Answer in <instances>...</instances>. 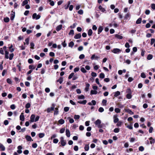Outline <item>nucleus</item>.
I'll list each match as a JSON object with an SVG mask.
<instances>
[{
	"label": "nucleus",
	"instance_id": "f257e3e1",
	"mask_svg": "<svg viewBox=\"0 0 155 155\" xmlns=\"http://www.w3.org/2000/svg\"><path fill=\"white\" fill-rule=\"evenodd\" d=\"M126 92L127 93L126 96L127 98L129 99H130L132 97V95H131L132 91L130 88H127L126 90Z\"/></svg>",
	"mask_w": 155,
	"mask_h": 155
},
{
	"label": "nucleus",
	"instance_id": "f03ea898",
	"mask_svg": "<svg viewBox=\"0 0 155 155\" xmlns=\"http://www.w3.org/2000/svg\"><path fill=\"white\" fill-rule=\"evenodd\" d=\"M94 123L98 128H101L102 127V126L101 125V121L100 120L98 119Z\"/></svg>",
	"mask_w": 155,
	"mask_h": 155
},
{
	"label": "nucleus",
	"instance_id": "7ed1b4c3",
	"mask_svg": "<svg viewBox=\"0 0 155 155\" xmlns=\"http://www.w3.org/2000/svg\"><path fill=\"white\" fill-rule=\"evenodd\" d=\"M55 106V104H52V107L50 108H48L47 109V112L48 113H49L51 112V111L54 110V107Z\"/></svg>",
	"mask_w": 155,
	"mask_h": 155
},
{
	"label": "nucleus",
	"instance_id": "20e7f679",
	"mask_svg": "<svg viewBox=\"0 0 155 155\" xmlns=\"http://www.w3.org/2000/svg\"><path fill=\"white\" fill-rule=\"evenodd\" d=\"M114 54H118L121 51V50L117 48H114L111 51Z\"/></svg>",
	"mask_w": 155,
	"mask_h": 155
},
{
	"label": "nucleus",
	"instance_id": "39448f33",
	"mask_svg": "<svg viewBox=\"0 0 155 155\" xmlns=\"http://www.w3.org/2000/svg\"><path fill=\"white\" fill-rule=\"evenodd\" d=\"M41 17V16L38 15H37L36 13H34L32 15V18L33 19H35L36 20H38Z\"/></svg>",
	"mask_w": 155,
	"mask_h": 155
},
{
	"label": "nucleus",
	"instance_id": "423d86ee",
	"mask_svg": "<svg viewBox=\"0 0 155 155\" xmlns=\"http://www.w3.org/2000/svg\"><path fill=\"white\" fill-rule=\"evenodd\" d=\"M35 115L34 114H32L31 115L30 117V122H33L35 121Z\"/></svg>",
	"mask_w": 155,
	"mask_h": 155
},
{
	"label": "nucleus",
	"instance_id": "0eeeda50",
	"mask_svg": "<svg viewBox=\"0 0 155 155\" xmlns=\"http://www.w3.org/2000/svg\"><path fill=\"white\" fill-rule=\"evenodd\" d=\"M18 150L17 152L19 154H21L22 153V151L21 150L22 149V147L21 146H19L18 147Z\"/></svg>",
	"mask_w": 155,
	"mask_h": 155
},
{
	"label": "nucleus",
	"instance_id": "6e6552de",
	"mask_svg": "<svg viewBox=\"0 0 155 155\" xmlns=\"http://www.w3.org/2000/svg\"><path fill=\"white\" fill-rule=\"evenodd\" d=\"M81 37V35L80 33L76 34L74 36V38L75 39H78L80 38Z\"/></svg>",
	"mask_w": 155,
	"mask_h": 155
},
{
	"label": "nucleus",
	"instance_id": "1a4fd4ad",
	"mask_svg": "<svg viewBox=\"0 0 155 155\" xmlns=\"http://www.w3.org/2000/svg\"><path fill=\"white\" fill-rule=\"evenodd\" d=\"M114 122L115 123H117L119 121V119L117 118V116L114 115Z\"/></svg>",
	"mask_w": 155,
	"mask_h": 155
},
{
	"label": "nucleus",
	"instance_id": "9d476101",
	"mask_svg": "<svg viewBox=\"0 0 155 155\" xmlns=\"http://www.w3.org/2000/svg\"><path fill=\"white\" fill-rule=\"evenodd\" d=\"M125 111L126 112H127L129 114L131 115H132L134 114V112L131 111V110H130V109H125Z\"/></svg>",
	"mask_w": 155,
	"mask_h": 155
},
{
	"label": "nucleus",
	"instance_id": "9b49d317",
	"mask_svg": "<svg viewBox=\"0 0 155 155\" xmlns=\"http://www.w3.org/2000/svg\"><path fill=\"white\" fill-rule=\"evenodd\" d=\"M85 84L86 85V87L85 88V90L87 92L89 91V87L90 86V85L89 84L86 83H85Z\"/></svg>",
	"mask_w": 155,
	"mask_h": 155
},
{
	"label": "nucleus",
	"instance_id": "f8f14e48",
	"mask_svg": "<svg viewBox=\"0 0 155 155\" xmlns=\"http://www.w3.org/2000/svg\"><path fill=\"white\" fill-rule=\"evenodd\" d=\"M20 120L21 121H24L25 120V117L23 113H21L20 116Z\"/></svg>",
	"mask_w": 155,
	"mask_h": 155
},
{
	"label": "nucleus",
	"instance_id": "ddd939ff",
	"mask_svg": "<svg viewBox=\"0 0 155 155\" xmlns=\"http://www.w3.org/2000/svg\"><path fill=\"white\" fill-rule=\"evenodd\" d=\"M12 12H13V13H12L11 14V16L10 17V19L12 21L14 20V18L15 17V12H13V11H12Z\"/></svg>",
	"mask_w": 155,
	"mask_h": 155
},
{
	"label": "nucleus",
	"instance_id": "4468645a",
	"mask_svg": "<svg viewBox=\"0 0 155 155\" xmlns=\"http://www.w3.org/2000/svg\"><path fill=\"white\" fill-rule=\"evenodd\" d=\"M62 27V25H58L56 28V31H60Z\"/></svg>",
	"mask_w": 155,
	"mask_h": 155
},
{
	"label": "nucleus",
	"instance_id": "2eb2a0df",
	"mask_svg": "<svg viewBox=\"0 0 155 155\" xmlns=\"http://www.w3.org/2000/svg\"><path fill=\"white\" fill-rule=\"evenodd\" d=\"M103 28L102 26H99L98 29V34H99L103 30Z\"/></svg>",
	"mask_w": 155,
	"mask_h": 155
},
{
	"label": "nucleus",
	"instance_id": "dca6fc26",
	"mask_svg": "<svg viewBox=\"0 0 155 155\" xmlns=\"http://www.w3.org/2000/svg\"><path fill=\"white\" fill-rule=\"evenodd\" d=\"M25 138L28 141H33V140L32 139L31 137L30 136L28 135H26L25 136Z\"/></svg>",
	"mask_w": 155,
	"mask_h": 155
},
{
	"label": "nucleus",
	"instance_id": "f3484780",
	"mask_svg": "<svg viewBox=\"0 0 155 155\" xmlns=\"http://www.w3.org/2000/svg\"><path fill=\"white\" fill-rule=\"evenodd\" d=\"M66 134L68 137H69L70 136V133L69 129H66Z\"/></svg>",
	"mask_w": 155,
	"mask_h": 155
},
{
	"label": "nucleus",
	"instance_id": "a211bd4d",
	"mask_svg": "<svg viewBox=\"0 0 155 155\" xmlns=\"http://www.w3.org/2000/svg\"><path fill=\"white\" fill-rule=\"evenodd\" d=\"M87 102V101L86 100H84L82 101H78V103L80 104H85Z\"/></svg>",
	"mask_w": 155,
	"mask_h": 155
},
{
	"label": "nucleus",
	"instance_id": "6ab92c4d",
	"mask_svg": "<svg viewBox=\"0 0 155 155\" xmlns=\"http://www.w3.org/2000/svg\"><path fill=\"white\" fill-rule=\"evenodd\" d=\"M9 54L8 52L7 51H5V58L6 59H8L9 58L8 55Z\"/></svg>",
	"mask_w": 155,
	"mask_h": 155
},
{
	"label": "nucleus",
	"instance_id": "aec40b11",
	"mask_svg": "<svg viewBox=\"0 0 155 155\" xmlns=\"http://www.w3.org/2000/svg\"><path fill=\"white\" fill-rule=\"evenodd\" d=\"M56 81L59 82L60 84H61L63 81V78L62 77H60L59 79L57 80Z\"/></svg>",
	"mask_w": 155,
	"mask_h": 155
},
{
	"label": "nucleus",
	"instance_id": "412c9836",
	"mask_svg": "<svg viewBox=\"0 0 155 155\" xmlns=\"http://www.w3.org/2000/svg\"><path fill=\"white\" fill-rule=\"evenodd\" d=\"M115 37L117 38L118 39H122L123 38V37L118 34H116L115 35Z\"/></svg>",
	"mask_w": 155,
	"mask_h": 155
},
{
	"label": "nucleus",
	"instance_id": "4be33fe9",
	"mask_svg": "<svg viewBox=\"0 0 155 155\" xmlns=\"http://www.w3.org/2000/svg\"><path fill=\"white\" fill-rule=\"evenodd\" d=\"M0 149L1 151H4L5 150V147L2 144L0 143Z\"/></svg>",
	"mask_w": 155,
	"mask_h": 155
},
{
	"label": "nucleus",
	"instance_id": "5701e85b",
	"mask_svg": "<svg viewBox=\"0 0 155 155\" xmlns=\"http://www.w3.org/2000/svg\"><path fill=\"white\" fill-rule=\"evenodd\" d=\"M28 68L30 70H34L35 68V66L32 64H31L29 66Z\"/></svg>",
	"mask_w": 155,
	"mask_h": 155
},
{
	"label": "nucleus",
	"instance_id": "b1692460",
	"mask_svg": "<svg viewBox=\"0 0 155 155\" xmlns=\"http://www.w3.org/2000/svg\"><path fill=\"white\" fill-rule=\"evenodd\" d=\"M149 140H150V143L151 144H154V140L153 139L152 137H150L149 138Z\"/></svg>",
	"mask_w": 155,
	"mask_h": 155
},
{
	"label": "nucleus",
	"instance_id": "393cba45",
	"mask_svg": "<svg viewBox=\"0 0 155 155\" xmlns=\"http://www.w3.org/2000/svg\"><path fill=\"white\" fill-rule=\"evenodd\" d=\"M98 8L100 10L103 12H104L105 11L104 8H103L101 5H100L99 6Z\"/></svg>",
	"mask_w": 155,
	"mask_h": 155
},
{
	"label": "nucleus",
	"instance_id": "a878e982",
	"mask_svg": "<svg viewBox=\"0 0 155 155\" xmlns=\"http://www.w3.org/2000/svg\"><path fill=\"white\" fill-rule=\"evenodd\" d=\"M93 33V31L91 29H89L88 31L87 34L89 36H91Z\"/></svg>",
	"mask_w": 155,
	"mask_h": 155
},
{
	"label": "nucleus",
	"instance_id": "bb28decb",
	"mask_svg": "<svg viewBox=\"0 0 155 155\" xmlns=\"http://www.w3.org/2000/svg\"><path fill=\"white\" fill-rule=\"evenodd\" d=\"M142 20V18H139L137 19V20L136 21V24H140L141 23V21Z\"/></svg>",
	"mask_w": 155,
	"mask_h": 155
},
{
	"label": "nucleus",
	"instance_id": "cd10ccee",
	"mask_svg": "<svg viewBox=\"0 0 155 155\" xmlns=\"http://www.w3.org/2000/svg\"><path fill=\"white\" fill-rule=\"evenodd\" d=\"M12 47L13 45H11L10 46L8 47L9 51L11 52H13L14 51V49Z\"/></svg>",
	"mask_w": 155,
	"mask_h": 155
},
{
	"label": "nucleus",
	"instance_id": "c85d7f7f",
	"mask_svg": "<svg viewBox=\"0 0 155 155\" xmlns=\"http://www.w3.org/2000/svg\"><path fill=\"white\" fill-rule=\"evenodd\" d=\"M74 45V43L73 41H71L68 44V46L72 48Z\"/></svg>",
	"mask_w": 155,
	"mask_h": 155
},
{
	"label": "nucleus",
	"instance_id": "c756f323",
	"mask_svg": "<svg viewBox=\"0 0 155 155\" xmlns=\"http://www.w3.org/2000/svg\"><path fill=\"white\" fill-rule=\"evenodd\" d=\"M153 56L152 54H149L147 56V59L148 60H150L153 58Z\"/></svg>",
	"mask_w": 155,
	"mask_h": 155
},
{
	"label": "nucleus",
	"instance_id": "7c9ffc66",
	"mask_svg": "<svg viewBox=\"0 0 155 155\" xmlns=\"http://www.w3.org/2000/svg\"><path fill=\"white\" fill-rule=\"evenodd\" d=\"M58 122L60 124H63L64 123V120L63 119H61L58 120Z\"/></svg>",
	"mask_w": 155,
	"mask_h": 155
},
{
	"label": "nucleus",
	"instance_id": "2f4dec72",
	"mask_svg": "<svg viewBox=\"0 0 155 155\" xmlns=\"http://www.w3.org/2000/svg\"><path fill=\"white\" fill-rule=\"evenodd\" d=\"M97 93V91L96 90H91V94H96Z\"/></svg>",
	"mask_w": 155,
	"mask_h": 155
},
{
	"label": "nucleus",
	"instance_id": "473e14b6",
	"mask_svg": "<svg viewBox=\"0 0 155 155\" xmlns=\"http://www.w3.org/2000/svg\"><path fill=\"white\" fill-rule=\"evenodd\" d=\"M4 21L6 23H8L9 21V18L8 17H6L4 18Z\"/></svg>",
	"mask_w": 155,
	"mask_h": 155
},
{
	"label": "nucleus",
	"instance_id": "72a5a7b5",
	"mask_svg": "<svg viewBox=\"0 0 155 155\" xmlns=\"http://www.w3.org/2000/svg\"><path fill=\"white\" fill-rule=\"evenodd\" d=\"M84 150L85 151H88L89 149V147L88 144H86L84 147Z\"/></svg>",
	"mask_w": 155,
	"mask_h": 155
},
{
	"label": "nucleus",
	"instance_id": "f704fd0d",
	"mask_svg": "<svg viewBox=\"0 0 155 155\" xmlns=\"http://www.w3.org/2000/svg\"><path fill=\"white\" fill-rule=\"evenodd\" d=\"M122 124V122L121 121H119L118 122H117V124H116V126L117 127H120L121 126Z\"/></svg>",
	"mask_w": 155,
	"mask_h": 155
},
{
	"label": "nucleus",
	"instance_id": "c9c22d12",
	"mask_svg": "<svg viewBox=\"0 0 155 155\" xmlns=\"http://www.w3.org/2000/svg\"><path fill=\"white\" fill-rule=\"evenodd\" d=\"M105 77V75L104 73H101V74H100L99 75V78H104Z\"/></svg>",
	"mask_w": 155,
	"mask_h": 155
},
{
	"label": "nucleus",
	"instance_id": "e433bc0d",
	"mask_svg": "<svg viewBox=\"0 0 155 155\" xmlns=\"http://www.w3.org/2000/svg\"><path fill=\"white\" fill-rule=\"evenodd\" d=\"M45 135V134L43 133H40L38 134V136L39 138H42Z\"/></svg>",
	"mask_w": 155,
	"mask_h": 155
},
{
	"label": "nucleus",
	"instance_id": "4c0bfd02",
	"mask_svg": "<svg viewBox=\"0 0 155 155\" xmlns=\"http://www.w3.org/2000/svg\"><path fill=\"white\" fill-rule=\"evenodd\" d=\"M30 48L32 49H33L34 48V47L35 46L34 44L32 42H31L30 43Z\"/></svg>",
	"mask_w": 155,
	"mask_h": 155
},
{
	"label": "nucleus",
	"instance_id": "58836bf2",
	"mask_svg": "<svg viewBox=\"0 0 155 155\" xmlns=\"http://www.w3.org/2000/svg\"><path fill=\"white\" fill-rule=\"evenodd\" d=\"M107 102V100L105 99H103L102 101V103L103 106H106Z\"/></svg>",
	"mask_w": 155,
	"mask_h": 155
},
{
	"label": "nucleus",
	"instance_id": "ea45409f",
	"mask_svg": "<svg viewBox=\"0 0 155 155\" xmlns=\"http://www.w3.org/2000/svg\"><path fill=\"white\" fill-rule=\"evenodd\" d=\"M28 3V1L27 0H25L22 3V5L23 6H24L25 5H26Z\"/></svg>",
	"mask_w": 155,
	"mask_h": 155
},
{
	"label": "nucleus",
	"instance_id": "a19ab883",
	"mask_svg": "<svg viewBox=\"0 0 155 155\" xmlns=\"http://www.w3.org/2000/svg\"><path fill=\"white\" fill-rule=\"evenodd\" d=\"M21 63L20 62L19 63V64H17L16 65L17 67L18 68L19 71H21Z\"/></svg>",
	"mask_w": 155,
	"mask_h": 155
},
{
	"label": "nucleus",
	"instance_id": "79ce46f5",
	"mask_svg": "<svg viewBox=\"0 0 155 155\" xmlns=\"http://www.w3.org/2000/svg\"><path fill=\"white\" fill-rule=\"evenodd\" d=\"M46 69V68L45 67V68H42L41 69V74H43L45 73Z\"/></svg>",
	"mask_w": 155,
	"mask_h": 155
},
{
	"label": "nucleus",
	"instance_id": "37998d69",
	"mask_svg": "<svg viewBox=\"0 0 155 155\" xmlns=\"http://www.w3.org/2000/svg\"><path fill=\"white\" fill-rule=\"evenodd\" d=\"M68 119H69V122L70 123H73L74 122V120L72 118H71L70 117H68Z\"/></svg>",
	"mask_w": 155,
	"mask_h": 155
},
{
	"label": "nucleus",
	"instance_id": "c03bdc74",
	"mask_svg": "<svg viewBox=\"0 0 155 155\" xmlns=\"http://www.w3.org/2000/svg\"><path fill=\"white\" fill-rule=\"evenodd\" d=\"M120 94V92L119 91H117L115 92V94H114V96L115 97H117V96L119 95Z\"/></svg>",
	"mask_w": 155,
	"mask_h": 155
},
{
	"label": "nucleus",
	"instance_id": "a18cd8bd",
	"mask_svg": "<svg viewBox=\"0 0 155 155\" xmlns=\"http://www.w3.org/2000/svg\"><path fill=\"white\" fill-rule=\"evenodd\" d=\"M141 55L143 57L146 51L142 49L141 50Z\"/></svg>",
	"mask_w": 155,
	"mask_h": 155
},
{
	"label": "nucleus",
	"instance_id": "49530a36",
	"mask_svg": "<svg viewBox=\"0 0 155 155\" xmlns=\"http://www.w3.org/2000/svg\"><path fill=\"white\" fill-rule=\"evenodd\" d=\"M130 16V14L129 13H127V14L125 16V18L126 19H128L129 18Z\"/></svg>",
	"mask_w": 155,
	"mask_h": 155
},
{
	"label": "nucleus",
	"instance_id": "de8ad7c7",
	"mask_svg": "<svg viewBox=\"0 0 155 155\" xmlns=\"http://www.w3.org/2000/svg\"><path fill=\"white\" fill-rule=\"evenodd\" d=\"M115 111L117 113H119L120 112V110L118 108H116L115 109Z\"/></svg>",
	"mask_w": 155,
	"mask_h": 155
},
{
	"label": "nucleus",
	"instance_id": "09e8293b",
	"mask_svg": "<svg viewBox=\"0 0 155 155\" xmlns=\"http://www.w3.org/2000/svg\"><path fill=\"white\" fill-rule=\"evenodd\" d=\"M31 104L30 103H27L25 106V107L26 109H28L30 107Z\"/></svg>",
	"mask_w": 155,
	"mask_h": 155
},
{
	"label": "nucleus",
	"instance_id": "8fccbe9b",
	"mask_svg": "<svg viewBox=\"0 0 155 155\" xmlns=\"http://www.w3.org/2000/svg\"><path fill=\"white\" fill-rule=\"evenodd\" d=\"M10 57H9V58L10 60H12L13 58V57L14 56V54L12 53L11 54H10L9 55Z\"/></svg>",
	"mask_w": 155,
	"mask_h": 155
},
{
	"label": "nucleus",
	"instance_id": "3c124183",
	"mask_svg": "<svg viewBox=\"0 0 155 155\" xmlns=\"http://www.w3.org/2000/svg\"><path fill=\"white\" fill-rule=\"evenodd\" d=\"M74 34V32L73 30H71L69 32L68 35H73Z\"/></svg>",
	"mask_w": 155,
	"mask_h": 155
},
{
	"label": "nucleus",
	"instance_id": "603ef678",
	"mask_svg": "<svg viewBox=\"0 0 155 155\" xmlns=\"http://www.w3.org/2000/svg\"><path fill=\"white\" fill-rule=\"evenodd\" d=\"M61 144L62 146H64L65 145L66 143L65 140H61Z\"/></svg>",
	"mask_w": 155,
	"mask_h": 155
},
{
	"label": "nucleus",
	"instance_id": "864d4df0",
	"mask_svg": "<svg viewBox=\"0 0 155 155\" xmlns=\"http://www.w3.org/2000/svg\"><path fill=\"white\" fill-rule=\"evenodd\" d=\"M81 70L83 73H85L87 72L86 70L84 67L81 68Z\"/></svg>",
	"mask_w": 155,
	"mask_h": 155
},
{
	"label": "nucleus",
	"instance_id": "5fc2aeb1",
	"mask_svg": "<svg viewBox=\"0 0 155 155\" xmlns=\"http://www.w3.org/2000/svg\"><path fill=\"white\" fill-rule=\"evenodd\" d=\"M120 131V129L119 128H116L114 130V132L116 133H118Z\"/></svg>",
	"mask_w": 155,
	"mask_h": 155
},
{
	"label": "nucleus",
	"instance_id": "6e6d98bb",
	"mask_svg": "<svg viewBox=\"0 0 155 155\" xmlns=\"http://www.w3.org/2000/svg\"><path fill=\"white\" fill-rule=\"evenodd\" d=\"M74 73L73 72H72L71 74L68 76V79H71V78L72 77L74 76Z\"/></svg>",
	"mask_w": 155,
	"mask_h": 155
},
{
	"label": "nucleus",
	"instance_id": "4d7b16f0",
	"mask_svg": "<svg viewBox=\"0 0 155 155\" xmlns=\"http://www.w3.org/2000/svg\"><path fill=\"white\" fill-rule=\"evenodd\" d=\"M80 117L79 115H75L74 116V118L75 120H78L79 119Z\"/></svg>",
	"mask_w": 155,
	"mask_h": 155
},
{
	"label": "nucleus",
	"instance_id": "13d9d810",
	"mask_svg": "<svg viewBox=\"0 0 155 155\" xmlns=\"http://www.w3.org/2000/svg\"><path fill=\"white\" fill-rule=\"evenodd\" d=\"M28 61L29 64H32L33 63V60L31 58H29L28 59Z\"/></svg>",
	"mask_w": 155,
	"mask_h": 155
},
{
	"label": "nucleus",
	"instance_id": "bf43d9fd",
	"mask_svg": "<svg viewBox=\"0 0 155 155\" xmlns=\"http://www.w3.org/2000/svg\"><path fill=\"white\" fill-rule=\"evenodd\" d=\"M69 109V107H66L64 108V110L65 112H68Z\"/></svg>",
	"mask_w": 155,
	"mask_h": 155
},
{
	"label": "nucleus",
	"instance_id": "052dcab7",
	"mask_svg": "<svg viewBox=\"0 0 155 155\" xmlns=\"http://www.w3.org/2000/svg\"><path fill=\"white\" fill-rule=\"evenodd\" d=\"M29 38H28L25 39V41L26 42V44L27 45H28L29 44Z\"/></svg>",
	"mask_w": 155,
	"mask_h": 155
},
{
	"label": "nucleus",
	"instance_id": "680f3d73",
	"mask_svg": "<svg viewBox=\"0 0 155 155\" xmlns=\"http://www.w3.org/2000/svg\"><path fill=\"white\" fill-rule=\"evenodd\" d=\"M139 150L140 151H143L144 150V148L143 147L141 146L139 147Z\"/></svg>",
	"mask_w": 155,
	"mask_h": 155
},
{
	"label": "nucleus",
	"instance_id": "e2e57ef3",
	"mask_svg": "<svg viewBox=\"0 0 155 155\" xmlns=\"http://www.w3.org/2000/svg\"><path fill=\"white\" fill-rule=\"evenodd\" d=\"M78 13L80 15H82L83 14V11L82 9H80L78 12Z\"/></svg>",
	"mask_w": 155,
	"mask_h": 155
},
{
	"label": "nucleus",
	"instance_id": "0e129e2a",
	"mask_svg": "<svg viewBox=\"0 0 155 155\" xmlns=\"http://www.w3.org/2000/svg\"><path fill=\"white\" fill-rule=\"evenodd\" d=\"M6 81L9 84H12V81L9 78H7L6 80Z\"/></svg>",
	"mask_w": 155,
	"mask_h": 155
},
{
	"label": "nucleus",
	"instance_id": "69168bd1",
	"mask_svg": "<svg viewBox=\"0 0 155 155\" xmlns=\"http://www.w3.org/2000/svg\"><path fill=\"white\" fill-rule=\"evenodd\" d=\"M78 98L79 99H84L85 97L84 95H81L79 96L78 97Z\"/></svg>",
	"mask_w": 155,
	"mask_h": 155
},
{
	"label": "nucleus",
	"instance_id": "338daca9",
	"mask_svg": "<svg viewBox=\"0 0 155 155\" xmlns=\"http://www.w3.org/2000/svg\"><path fill=\"white\" fill-rule=\"evenodd\" d=\"M104 110V108L102 107H100L98 109V111L100 112H102Z\"/></svg>",
	"mask_w": 155,
	"mask_h": 155
},
{
	"label": "nucleus",
	"instance_id": "774afa93",
	"mask_svg": "<svg viewBox=\"0 0 155 155\" xmlns=\"http://www.w3.org/2000/svg\"><path fill=\"white\" fill-rule=\"evenodd\" d=\"M32 146L33 148H35L37 147L38 145L36 143H35L32 144Z\"/></svg>",
	"mask_w": 155,
	"mask_h": 155
}]
</instances>
